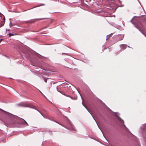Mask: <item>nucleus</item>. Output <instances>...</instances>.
I'll return each mask as SVG.
<instances>
[{
  "label": "nucleus",
  "mask_w": 146,
  "mask_h": 146,
  "mask_svg": "<svg viewBox=\"0 0 146 146\" xmlns=\"http://www.w3.org/2000/svg\"><path fill=\"white\" fill-rule=\"evenodd\" d=\"M4 112L6 115H7L8 117L12 119L19 121L20 123L23 125L22 127H24L29 125L28 123L24 119L20 118L17 116L14 115L0 108V112Z\"/></svg>",
  "instance_id": "1"
},
{
  "label": "nucleus",
  "mask_w": 146,
  "mask_h": 146,
  "mask_svg": "<svg viewBox=\"0 0 146 146\" xmlns=\"http://www.w3.org/2000/svg\"><path fill=\"white\" fill-rule=\"evenodd\" d=\"M31 104H28L27 102H24L17 104V105L18 106L23 107L30 108Z\"/></svg>",
  "instance_id": "2"
},
{
  "label": "nucleus",
  "mask_w": 146,
  "mask_h": 146,
  "mask_svg": "<svg viewBox=\"0 0 146 146\" xmlns=\"http://www.w3.org/2000/svg\"><path fill=\"white\" fill-rule=\"evenodd\" d=\"M66 123L68 125V126L67 127H66V128L68 129L72 130L74 129V128L73 125L72 124L71 122L70 121L68 118H67L66 120ZM64 127V126H63Z\"/></svg>",
  "instance_id": "3"
},
{
  "label": "nucleus",
  "mask_w": 146,
  "mask_h": 146,
  "mask_svg": "<svg viewBox=\"0 0 146 146\" xmlns=\"http://www.w3.org/2000/svg\"><path fill=\"white\" fill-rule=\"evenodd\" d=\"M135 25V27L138 29L139 31L143 29V26L141 23H139L137 25Z\"/></svg>",
  "instance_id": "4"
},
{
  "label": "nucleus",
  "mask_w": 146,
  "mask_h": 146,
  "mask_svg": "<svg viewBox=\"0 0 146 146\" xmlns=\"http://www.w3.org/2000/svg\"><path fill=\"white\" fill-rule=\"evenodd\" d=\"M124 36V35H123L119 34L117 35L116 37V40L117 41H118L122 40L123 39Z\"/></svg>",
  "instance_id": "5"
},
{
  "label": "nucleus",
  "mask_w": 146,
  "mask_h": 146,
  "mask_svg": "<svg viewBox=\"0 0 146 146\" xmlns=\"http://www.w3.org/2000/svg\"><path fill=\"white\" fill-rule=\"evenodd\" d=\"M64 95L70 98L72 100H76L77 99V96H75L74 97H72L70 95L66 94H64Z\"/></svg>",
  "instance_id": "6"
},
{
  "label": "nucleus",
  "mask_w": 146,
  "mask_h": 146,
  "mask_svg": "<svg viewBox=\"0 0 146 146\" xmlns=\"http://www.w3.org/2000/svg\"><path fill=\"white\" fill-rule=\"evenodd\" d=\"M143 126V127L141 128V129L143 131V133H145L146 135V123Z\"/></svg>",
  "instance_id": "7"
},
{
  "label": "nucleus",
  "mask_w": 146,
  "mask_h": 146,
  "mask_svg": "<svg viewBox=\"0 0 146 146\" xmlns=\"http://www.w3.org/2000/svg\"><path fill=\"white\" fill-rule=\"evenodd\" d=\"M120 47L121 48V50H123L127 47V45L125 44H123L120 45Z\"/></svg>",
  "instance_id": "8"
},
{
  "label": "nucleus",
  "mask_w": 146,
  "mask_h": 146,
  "mask_svg": "<svg viewBox=\"0 0 146 146\" xmlns=\"http://www.w3.org/2000/svg\"><path fill=\"white\" fill-rule=\"evenodd\" d=\"M115 116L117 117V119L118 120L120 121V123L121 124L124 123V121L119 116L117 115H115Z\"/></svg>",
  "instance_id": "9"
},
{
  "label": "nucleus",
  "mask_w": 146,
  "mask_h": 146,
  "mask_svg": "<svg viewBox=\"0 0 146 146\" xmlns=\"http://www.w3.org/2000/svg\"><path fill=\"white\" fill-rule=\"evenodd\" d=\"M82 105L84 106V107L86 108V109L91 114L92 117H93V118L95 120L94 118L92 116V114L90 112V111H89V110L88 109L87 107L84 104V103L82 102ZM96 121V120H95Z\"/></svg>",
  "instance_id": "10"
},
{
  "label": "nucleus",
  "mask_w": 146,
  "mask_h": 146,
  "mask_svg": "<svg viewBox=\"0 0 146 146\" xmlns=\"http://www.w3.org/2000/svg\"><path fill=\"white\" fill-rule=\"evenodd\" d=\"M30 108L34 109L36 110H37V111H38L39 112H40V111L38 110L37 109L35 108V106L33 105H32L31 104L30 106Z\"/></svg>",
  "instance_id": "11"
},
{
  "label": "nucleus",
  "mask_w": 146,
  "mask_h": 146,
  "mask_svg": "<svg viewBox=\"0 0 146 146\" xmlns=\"http://www.w3.org/2000/svg\"><path fill=\"white\" fill-rule=\"evenodd\" d=\"M146 37V35L145 34V33L143 32V29L140 30L139 31Z\"/></svg>",
  "instance_id": "12"
},
{
  "label": "nucleus",
  "mask_w": 146,
  "mask_h": 146,
  "mask_svg": "<svg viewBox=\"0 0 146 146\" xmlns=\"http://www.w3.org/2000/svg\"><path fill=\"white\" fill-rule=\"evenodd\" d=\"M112 33H111L110 34L107 35L106 36V40L109 38L111 36V35L112 34Z\"/></svg>",
  "instance_id": "13"
},
{
  "label": "nucleus",
  "mask_w": 146,
  "mask_h": 146,
  "mask_svg": "<svg viewBox=\"0 0 146 146\" xmlns=\"http://www.w3.org/2000/svg\"><path fill=\"white\" fill-rule=\"evenodd\" d=\"M49 79L48 78H43V79H44V81L46 82V83L47 82V79Z\"/></svg>",
  "instance_id": "14"
},
{
  "label": "nucleus",
  "mask_w": 146,
  "mask_h": 146,
  "mask_svg": "<svg viewBox=\"0 0 146 146\" xmlns=\"http://www.w3.org/2000/svg\"><path fill=\"white\" fill-rule=\"evenodd\" d=\"M14 35V34H12V33H9V37H11V36H13Z\"/></svg>",
  "instance_id": "15"
},
{
  "label": "nucleus",
  "mask_w": 146,
  "mask_h": 146,
  "mask_svg": "<svg viewBox=\"0 0 146 146\" xmlns=\"http://www.w3.org/2000/svg\"><path fill=\"white\" fill-rule=\"evenodd\" d=\"M57 90L58 91V92H60V93L61 94H63V95H64V94H63V93L62 92H61V91H59V90H58V89H57Z\"/></svg>",
  "instance_id": "16"
},
{
  "label": "nucleus",
  "mask_w": 146,
  "mask_h": 146,
  "mask_svg": "<svg viewBox=\"0 0 146 146\" xmlns=\"http://www.w3.org/2000/svg\"><path fill=\"white\" fill-rule=\"evenodd\" d=\"M11 21H10V24H9V27H11Z\"/></svg>",
  "instance_id": "17"
},
{
  "label": "nucleus",
  "mask_w": 146,
  "mask_h": 146,
  "mask_svg": "<svg viewBox=\"0 0 146 146\" xmlns=\"http://www.w3.org/2000/svg\"><path fill=\"white\" fill-rule=\"evenodd\" d=\"M44 5H45V4H41L40 5L38 6V7H39V6H41Z\"/></svg>",
  "instance_id": "18"
},
{
  "label": "nucleus",
  "mask_w": 146,
  "mask_h": 146,
  "mask_svg": "<svg viewBox=\"0 0 146 146\" xmlns=\"http://www.w3.org/2000/svg\"><path fill=\"white\" fill-rule=\"evenodd\" d=\"M62 54H66V55H68V54L67 53H62Z\"/></svg>",
  "instance_id": "19"
},
{
  "label": "nucleus",
  "mask_w": 146,
  "mask_h": 146,
  "mask_svg": "<svg viewBox=\"0 0 146 146\" xmlns=\"http://www.w3.org/2000/svg\"><path fill=\"white\" fill-rule=\"evenodd\" d=\"M41 114V115L43 117H44V116L42 114V113L40 111V112H39Z\"/></svg>",
  "instance_id": "20"
},
{
  "label": "nucleus",
  "mask_w": 146,
  "mask_h": 146,
  "mask_svg": "<svg viewBox=\"0 0 146 146\" xmlns=\"http://www.w3.org/2000/svg\"><path fill=\"white\" fill-rule=\"evenodd\" d=\"M5 138H4L3 139H2V141L3 142H4L5 141Z\"/></svg>",
  "instance_id": "21"
},
{
  "label": "nucleus",
  "mask_w": 146,
  "mask_h": 146,
  "mask_svg": "<svg viewBox=\"0 0 146 146\" xmlns=\"http://www.w3.org/2000/svg\"><path fill=\"white\" fill-rule=\"evenodd\" d=\"M3 40V39H0V43L1 42V41H2V40Z\"/></svg>",
  "instance_id": "22"
},
{
  "label": "nucleus",
  "mask_w": 146,
  "mask_h": 146,
  "mask_svg": "<svg viewBox=\"0 0 146 146\" xmlns=\"http://www.w3.org/2000/svg\"><path fill=\"white\" fill-rule=\"evenodd\" d=\"M6 31H10V30L9 29H6Z\"/></svg>",
  "instance_id": "23"
},
{
  "label": "nucleus",
  "mask_w": 146,
  "mask_h": 146,
  "mask_svg": "<svg viewBox=\"0 0 146 146\" xmlns=\"http://www.w3.org/2000/svg\"><path fill=\"white\" fill-rule=\"evenodd\" d=\"M4 56H6V57H7V58H9V56H6V55H4Z\"/></svg>",
  "instance_id": "24"
},
{
  "label": "nucleus",
  "mask_w": 146,
  "mask_h": 146,
  "mask_svg": "<svg viewBox=\"0 0 146 146\" xmlns=\"http://www.w3.org/2000/svg\"><path fill=\"white\" fill-rule=\"evenodd\" d=\"M47 27H44V28H43L42 29H44L46 28Z\"/></svg>",
  "instance_id": "25"
},
{
  "label": "nucleus",
  "mask_w": 146,
  "mask_h": 146,
  "mask_svg": "<svg viewBox=\"0 0 146 146\" xmlns=\"http://www.w3.org/2000/svg\"><path fill=\"white\" fill-rule=\"evenodd\" d=\"M55 122L56 123H58L59 124V123H58V122H56V121H55ZM60 124V125H62H62H61V124ZM62 126H63L62 125Z\"/></svg>",
  "instance_id": "26"
},
{
  "label": "nucleus",
  "mask_w": 146,
  "mask_h": 146,
  "mask_svg": "<svg viewBox=\"0 0 146 146\" xmlns=\"http://www.w3.org/2000/svg\"><path fill=\"white\" fill-rule=\"evenodd\" d=\"M98 127H99L98 126ZM99 128L100 129L101 131H102V132L103 133V132H102V130H101V129L100 128Z\"/></svg>",
  "instance_id": "27"
},
{
  "label": "nucleus",
  "mask_w": 146,
  "mask_h": 146,
  "mask_svg": "<svg viewBox=\"0 0 146 146\" xmlns=\"http://www.w3.org/2000/svg\"><path fill=\"white\" fill-rule=\"evenodd\" d=\"M4 25V24H1V26H3Z\"/></svg>",
  "instance_id": "28"
},
{
  "label": "nucleus",
  "mask_w": 146,
  "mask_h": 146,
  "mask_svg": "<svg viewBox=\"0 0 146 146\" xmlns=\"http://www.w3.org/2000/svg\"><path fill=\"white\" fill-rule=\"evenodd\" d=\"M33 7V8H31V9H32L34 8H35V7Z\"/></svg>",
  "instance_id": "29"
},
{
  "label": "nucleus",
  "mask_w": 146,
  "mask_h": 146,
  "mask_svg": "<svg viewBox=\"0 0 146 146\" xmlns=\"http://www.w3.org/2000/svg\"><path fill=\"white\" fill-rule=\"evenodd\" d=\"M133 19H132L131 20V21H131H131H132V20Z\"/></svg>",
  "instance_id": "30"
},
{
  "label": "nucleus",
  "mask_w": 146,
  "mask_h": 146,
  "mask_svg": "<svg viewBox=\"0 0 146 146\" xmlns=\"http://www.w3.org/2000/svg\"><path fill=\"white\" fill-rule=\"evenodd\" d=\"M68 83H66V84H67V85L69 84V83L68 82Z\"/></svg>",
  "instance_id": "31"
},
{
  "label": "nucleus",
  "mask_w": 146,
  "mask_h": 146,
  "mask_svg": "<svg viewBox=\"0 0 146 146\" xmlns=\"http://www.w3.org/2000/svg\"><path fill=\"white\" fill-rule=\"evenodd\" d=\"M81 98H82V101L83 100V98H82V97H81Z\"/></svg>",
  "instance_id": "32"
},
{
  "label": "nucleus",
  "mask_w": 146,
  "mask_h": 146,
  "mask_svg": "<svg viewBox=\"0 0 146 146\" xmlns=\"http://www.w3.org/2000/svg\"><path fill=\"white\" fill-rule=\"evenodd\" d=\"M114 113H117V112H114Z\"/></svg>",
  "instance_id": "33"
},
{
  "label": "nucleus",
  "mask_w": 146,
  "mask_h": 146,
  "mask_svg": "<svg viewBox=\"0 0 146 146\" xmlns=\"http://www.w3.org/2000/svg\"><path fill=\"white\" fill-rule=\"evenodd\" d=\"M3 19H4V20H5V18H4Z\"/></svg>",
  "instance_id": "34"
},
{
  "label": "nucleus",
  "mask_w": 146,
  "mask_h": 146,
  "mask_svg": "<svg viewBox=\"0 0 146 146\" xmlns=\"http://www.w3.org/2000/svg\"><path fill=\"white\" fill-rule=\"evenodd\" d=\"M145 138H146V137H144Z\"/></svg>",
  "instance_id": "35"
},
{
  "label": "nucleus",
  "mask_w": 146,
  "mask_h": 146,
  "mask_svg": "<svg viewBox=\"0 0 146 146\" xmlns=\"http://www.w3.org/2000/svg\"><path fill=\"white\" fill-rule=\"evenodd\" d=\"M44 19V18H43V19Z\"/></svg>",
  "instance_id": "36"
}]
</instances>
